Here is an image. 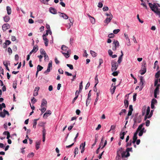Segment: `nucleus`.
<instances>
[{"label":"nucleus","mask_w":160,"mask_h":160,"mask_svg":"<svg viewBox=\"0 0 160 160\" xmlns=\"http://www.w3.org/2000/svg\"><path fill=\"white\" fill-rule=\"evenodd\" d=\"M157 100L156 99L153 98L152 100L151 103L154 104L156 103H157Z\"/></svg>","instance_id":"obj_54"},{"label":"nucleus","mask_w":160,"mask_h":160,"mask_svg":"<svg viewBox=\"0 0 160 160\" xmlns=\"http://www.w3.org/2000/svg\"><path fill=\"white\" fill-rule=\"evenodd\" d=\"M61 52L66 58H68L69 57V54L71 53V51L70 50H68L66 53L63 52Z\"/></svg>","instance_id":"obj_11"},{"label":"nucleus","mask_w":160,"mask_h":160,"mask_svg":"<svg viewBox=\"0 0 160 160\" xmlns=\"http://www.w3.org/2000/svg\"><path fill=\"white\" fill-rule=\"evenodd\" d=\"M148 5L150 8L152 10L153 12H155V10L158 8L157 6L154 4V5H153L151 3H149Z\"/></svg>","instance_id":"obj_6"},{"label":"nucleus","mask_w":160,"mask_h":160,"mask_svg":"<svg viewBox=\"0 0 160 160\" xmlns=\"http://www.w3.org/2000/svg\"><path fill=\"white\" fill-rule=\"evenodd\" d=\"M41 109H39L41 112L42 113H43L46 110V108L44 107H41Z\"/></svg>","instance_id":"obj_44"},{"label":"nucleus","mask_w":160,"mask_h":160,"mask_svg":"<svg viewBox=\"0 0 160 160\" xmlns=\"http://www.w3.org/2000/svg\"><path fill=\"white\" fill-rule=\"evenodd\" d=\"M8 52L9 53L10 55H11L12 53V50L10 47L8 48Z\"/></svg>","instance_id":"obj_59"},{"label":"nucleus","mask_w":160,"mask_h":160,"mask_svg":"<svg viewBox=\"0 0 160 160\" xmlns=\"http://www.w3.org/2000/svg\"><path fill=\"white\" fill-rule=\"evenodd\" d=\"M108 52L109 55L110 56H111L113 54V52L112 51V50L110 49H109L108 51Z\"/></svg>","instance_id":"obj_56"},{"label":"nucleus","mask_w":160,"mask_h":160,"mask_svg":"<svg viewBox=\"0 0 160 160\" xmlns=\"http://www.w3.org/2000/svg\"><path fill=\"white\" fill-rule=\"evenodd\" d=\"M160 71H158L155 74V77L156 78H158L160 76Z\"/></svg>","instance_id":"obj_39"},{"label":"nucleus","mask_w":160,"mask_h":160,"mask_svg":"<svg viewBox=\"0 0 160 160\" xmlns=\"http://www.w3.org/2000/svg\"><path fill=\"white\" fill-rule=\"evenodd\" d=\"M78 149L77 147L76 148L74 149V157H75L76 154H78Z\"/></svg>","instance_id":"obj_37"},{"label":"nucleus","mask_w":160,"mask_h":160,"mask_svg":"<svg viewBox=\"0 0 160 160\" xmlns=\"http://www.w3.org/2000/svg\"><path fill=\"white\" fill-rule=\"evenodd\" d=\"M102 9L104 11H106L108 10V8L107 7H104Z\"/></svg>","instance_id":"obj_64"},{"label":"nucleus","mask_w":160,"mask_h":160,"mask_svg":"<svg viewBox=\"0 0 160 160\" xmlns=\"http://www.w3.org/2000/svg\"><path fill=\"white\" fill-rule=\"evenodd\" d=\"M49 30H47L46 31V33L45 34H43L42 36V37L43 38H46L45 37H46V36H48V33H49Z\"/></svg>","instance_id":"obj_55"},{"label":"nucleus","mask_w":160,"mask_h":160,"mask_svg":"<svg viewBox=\"0 0 160 160\" xmlns=\"http://www.w3.org/2000/svg\"><path fill=\"white\" fill-rule=\"evenodd\" d=\"M157 67V70H158L159 69V67L158 65V61H156L154 63V66L153 67V68L155 69L156 68V67Z\"/></svg>","instance_id":"obj_24"},{"label":"nucleus","mask_w":160,"mask_h":160,"mask_svg":"<svg viewBox=\"0 0 160 160\" xmlns=\"http://www.w3.org/2000/svg\"><path fill=\"white\" fill-rule=\"evenodd\" d=\"M159 88L158 87H156L154 92V97L155 98H157V94L159 92Z\"/></svg>","instance_id":"obj_14"},{"label":"nucleus","mask_w":160,"mask_h":160,"mask_svg":"<svg viewBox=\"0 0 160 160\" xmlns=\"http://www.w3.org/2000/svg\"><path fill=\"white\" fill-rule=\"evenodd\" d=\"M59 13L60 14V16L63 18L64 19H67L68 18V17L66 14L64 13H61L60 12H59Z\"/></svg>","instance_id":"obj_16"},{"label":"nucleus","mask_w":160,"mask_h":160,"mask_svg":"<svg viewBox=\"0 0 160 160\" xmlns=\"http://www.w3.org/2000/svg\"><path fill=\"white\" fill-rule=\"evenodd\" d=\"M6 114H7L8 115H9L8 112L5 109L3 110V112H0V116L2 118H4Z\"/></svg>","instance_id":"obj_7"},{"label":"nucleus","mask_w":160,"mask_h":160,"mask_svg":"<svg viewBox=\"0 0 160 160\" xmlns=\"http://www.w3.org/2000/svg\"><path fill=\"white\" fill-rule=\"evenodd\" d=\"M140 80V85L141 86H141L142 87L143 86V85L144 84V80L143 79V77H142V76L141 77Z\"/></svg>","instance_id":"obj_21"},{"label":"nucleus","mask_w":160,"mask_h":160,"mask_svg":"<svg viewBox=\"0 0 160 160\" xmlns=\"http://www.w3.org/2000/svg\"><path fill=\"white\" fill-rule=\"evenodd\" d=\"M122 157L123 158L124 157H127L128 156H127V152L126 151H122L121 153Z\"/></svg>","instance_id":"obj_18"},{"label":"nucleus","mask_w":160,"mask_h":160,"mask_svg":"<svg viewBox=\"0 0 160 160\" xmlns=\"http://www.w3.org/2000/svg\"><path fill=\"white\" fill-rule=\"evenodd\" d=\"M37 101V100L34 97H33L31 99V102L33 104L35 103V102Z\"/></svg>","instance_id":"obj_50"},{"label":"nucleus","mask_w":160,"mask_h":160,"mask_svg":"<svg viewBox=\"0 0 160 160\" xmlns=\"http://www.w3.org/2000/svg\"><path fill=\"white\" fill-rule=\"evenodd\" d=\"M124 103L125 104V108H127L128 106V101L127 100H125L124 101Z\"/></svg>","instance_id":"obj_29"},{"label":"nucleus","mask_w":160,"mask_h":160,"mask_svg":"<svg viewBox=\"0 0 160 160\" xmlns=\"http://www.w3.org/2000/svg\"><path fill=\"white\" fill-rule=\"evenodd\" d=\"M52 68V61H50L48 64L47 70L44 71V73L46 75L48 74Z\"/></svg>","instance_id":"obj_1"},{"label":"nucleus","mask_w":160,"mask_h":160,"mask_svg":"<svg viewBox=\"0 0 160 160\" xmlns=\"http://www.w3.org/2000/svg\"><path fill=\"white\" fill-rule=\"evenodd\" d=\"M126 151L127 152V156H130L129 151L132 152V148H127L126 149Z\"/></svg>","instance_id":"obj_20"},{"label":"nucleus","mask_w":160,"mask_h":160,"mask_svg":"<svg viewBox=\"0 0 160 160\" xmlns=\"http://www.w3.org/2000/svg\"><path fill=\"white\" fill-rule=\"evenodd\" d=\"M132 145L131 140L129 142H127L126 145V147H128L131 146Z\"/></svg>","instance_id":"obj_58"},{"label":"nucleus","mask_w":160,"mask_h":160,"mask_svg":"<svg viewBox=\"0 0 160 160\" xmlns=\"http://www.w3.org/2000/svg\"><path fill=\"white\" fill-rule=\"evenodd\" d=\"M90 19L91 21V23H92V24H94L95 22V18L93 17H92L91 18H90Z\"/></svg>","instance_id":"obj_36"},{"label":"nucleus","mask_w":160,"mask_h":160,"mask_svg":"<svg viewBox=\"0 0 160 160\" xmlns=\"http://www.w3.org/2000/svg\"><path fill=\"white\" fill-rule=\"evenodd\" d=\"M40 53L42 55H45L46 53L45 50L42 48H41L40 50Z\"/></svg>","instance_id":"obj_34"},{"label":"nucleus","mask_w":160,"mask_h":160,"mask_svg":"<svg viewBox=\"0 0 160 160\" xmlns=\"http://www.w3.org/2000/svg\"><path fill=\"white\" fill-rule=\"evenodd\" d=\"M11 43V42L9 40H6V43H5V45H4L3 48H5L6 47L7 45H8Z\"/></svg>","instance_id":"obj_27"},{"label":"nucleus","mask_w":160,"mask_h":160,"mask_svg":"<svg viewBox=\"0 0 160 160\" xmlns=\"http://www.w3.org/2000/svg\"><path fill=\"white\" fill-rule=\"evenodd\" d=\"M120 31V30L119 29H115L113 30V33L114 34H117Z\"/></svg>","instance_id":"obj_51"},{"label":"nucleus","mask_w":160,"mask_h":160,"mask_svg":"<svg viewBox=\"0 0 160 160\" xmlns=\"http://www.w3.org/2000/svg\"><path fill=\"white\" fill-rule=\"evenodd\" d=\"M43 68V67L39 65H38L37 67V71L39 72L41 71Z\"/></svg>","instance_id":"obj_30"},{"label":"nucleus","mask_w":160,"mask_h":160,"mask_svg":"<svg viewBox=\"0 0 160 160\" xmlns=\"http://www.w3.org/2000/svg\"><path fill=\"white\" fill-rule=\"evenodd\" d=\"M155 13H156L160 17V9L157 8L154 12Z\"/></svg>","instance_id":"obj_26"},{"label":"nucleus","mask_w":160,"mask_h":160,"mask_svg":"<svg viewBox=\"0 0 160 160\" xmlns=\"http://www.w3.org/2000/svg\"><path fill=\"white\" fill-rule=\"evenodd\" d=\"M146 63L145 62L142 65V69L140 70V73L141 75L144 74L146 71Z\"/></svg>","instance_id":"obj_5"},{"label":"nucleus","mask_w":160,"mask_h":160,"mask_svg":"<svg viewBox=\"0 0 160 160\" xmlns=\"http://www.w3.org/2000/svg\"><path fill=\"white\" fill-rule=\"evenodd\" d=\"M37 124V122L36 121H33V128H36V126Z\"/></svg>","instance_id":"obj_60"},{"label":"nucleus","mask_w":160,"mask_h":160,"mask_svg":"<svg viewBox=\"0 0 160 160\" xmlns=\"http://www.w3.org/2000/svg\"><path fill=\"white\" fill-rule=\"evenodd\" d=\"M47 104V102L46 100L43 98L42 100V103L41 105V107H44V106H46Z\"/></svg>","instance_id":"obj_13"},{"label":"nucleus","mask_w":160,"mask_h":160,"mask_svg":"<svg viewBox=\"0 0 160 160\" xmlns=\"http://www.w3.org/2000/svg\"><path fill=\"white\" fill-rule=\"evenodd\" d=\"M144 125V123H143L142 124H141L138 127V129H137V130H138V131H139L140 130H141V129L142 128L143 125Z\"/></svg>","instance_id":"obj_40"},{"label":"nucleus","mask_w":160,"mask_h":160,"mask_svg":"<svg viewBox=\"0 0 160 160\" xmlns=\"http://www.w3.org/2000/svg\"><path fill=\"white\" fill-rule=\"evenodd\" d=\"M115 126L113 125H112L111 127V128L110 130L108 131V132H110L111 130L113 131V132H115Z\"/></svg>","instance_id":"obj_35"},{"label":"nucleus","mask_w":160,"mask_h":160,"mask_svg":"<svg viewBox=\"0 0 160 160\" xmlns=\"http://www.w3.org/2000/svg\"><path fill=\"white\" fill-rule=\"evenodd\" d=\"M146 106H144L142 109V115H144V114L146 112Z\"/></svg>","instance_id":"obj_32"},{"label":"nucleus","mask_w":160,"mask_h":160,"mask_svg":"<svg viewBox=\"0 0 160 160\" xmlns=\"http://www.w3.org/2000/svg\"><path fill=\"white\" fill-rule=\"evenodd\" d=\"M129 111H132L133 110V108L132 107V105H130L129 107Z\"/></svg>","instance_id":"obj_63"},{"label":"nucleus","mask_w":160,"mask_h":160,"mask_svg":"<svg viewBox=\"0 0 160 160\" xmlns=\"http://www.w3.org/2000/svg\"><path fill=\"white\" fill-rule=\"evenodd\" d=\"M7 13L8 15H10L11 13V8L9 6L7 7Z\"/></svg>","instance_id":"obj_23"},{"label":"nucleus","mask_w":160,"mask_h":160,"mask_svg":"<svg viewBox=\"0 0 160 160\" xmlns=\"http://www.w3.org/2000/svg\"><path fill=\"white\" fill-rule=\"evenodd\" d=\"M34 155V153L33 152H30L28 154L27 156V157L28 158H31L33 157Z\"/></svg>","instance_id":"obj_45"},{"label":"nucleus","mask_w":160,"mask_h":160,"mask_svg":"<svg viewBox=\"0 0 160 160\" xmlns=\"http://www.w3.org/2000/svg\"><path fill=\"white\" fill-rule=\"evenodd\" d=\"M118 72H119L118 71L115 72V71H114L112 73V75H113L114 76H118Z\"/></svg>","instance_id":"obj_46"},{"label":"nucleus","mask_w":160,"mask_h":160,"mask_svg":"<svg viewBox=\"0 0 160 160\" xmlns=\"http://www.w3.org/2000/svg\"><path fill=\"white\" fill-rule=\"evenodd\" d=\"M10 25L8 23H5L2 26V29L3 31H5L10 28Z\"/></svg>","instance_id":"obj_8"},{"label":"nucleus","mask_w":160,"mask_h":160,"mask_svg":"<svg viewBox=\"0 0 160 160\" xmlns=\"http://www.w3.org/2000/svg\"><path fill=\"white\" fill-rule=\"evenodd\" d=\"M122 55H120L118 58V63H120L122 62Z\"/></svg>","instance_id":"obj_43"},{"label":"nucleus","mask_w":160,"mask_h":160,"mask_svg":"<svg viewBox=\"0 0 160 160\" xmlns=\"http://www.w3.org/2000/svg\"><path fill=\"white\" fill-rule=\"evenodd\" d=\"M98 6L100 8H101L103 6V4L102 2H99L98 3Z\"/></svg>","instance_id":"obj_62"},{"label":"nucleus","mask_w":160,"mask_h":160,"mask_svg":"<svg viewBox=\"0 0 160 160\" xmlns=\"http://www.w3.org/2000/svg\"><path fill=\"white\" fill-rule=\"evenodd\" d=\"M3 19L5 22H8L10 20V17L8 16H5L3 17Z\"/></svg>","instance_id":"obj_19"},{"label":"nucleus","mask_w":160,"mask_h":160,"mask_svg":"<svg viewBox=\"0 0 160 160\" xmlns=\"http://www.w3.org/2000/svg\"><path fill=\"white\" fill-rule=\"evenodd\" d=\"M3 63L4 65L6 67V69L9 71V69L8 67V62H5V61L3 62Z\"/></svg>","instance_id":"obj_31"},{"label":"nucleus","mask_w":160,"mask_h":160,"mask_svg":"<svg viewBox=\"0 0 160 160\" xmlns=\"http://www.w3.org/2000/svg\"><path fill=\"white\" fill-rule=\"evenodd\" d=\"M141 5H142L143 7H145L146 9H148V8H147V6L146 5L145 3L142 2V3H141Z\"/></svg>","instance_id":"obj_57"},{"label":"nucleus","mask_w":160,"mask_h":160,"mask_svg":"<svg viewBox=\"0 0 160 160\" xmlns=\"http://www.w3.org/2000/svg\"><path fill=\"white\" fill-rule=\"evenodd\" d=\"M41 141H37L36 142V148L37 150H38L39 148V145L41 143Z\"/></svg>","instance_id":"obj_22"},{"label":"nucleus","mask_w":160,"mask_h":160,"mask_svg":"<svg viewBox=\"0 0 160 160\" xmlns=\"http://www.w3.org/2000/svg\"><path fill=\"white\" fill-rule=\"evenodd\" d=\"M42 132V141L44 142L45 140V135L46 134V131L44 128H43Z\"/></svg>","instance_id":"obj_15"},{"label":"nucleus","mask_w":160,"mask_h":160,"mask_svg":"<svg viewBox=\"0 0 160 160\" xmlns=\"http://www.w3.org/2000/svg\"><path fill=\"white\" fill-rule=\"evenodd\" d=\"M150 112V108L148 106L147 108V111H146V115H145V117H144V120H146L147 119V117L148 116V115L149 114Z\"/></svg>","instance_id":"obj_12"},{"label":"nucleus","mask_w":160,"mask_h":160,"mask_svg":"<svg viewBox=\"0 0 160 160\" xmlns=\"http://www.w3.org/2000/svg\"><path fill=\"white\" fill-rule=\"evenodd\" d=\"M83 88L82 81H81L80 83L79 92L81 91Z\"/></svg>","instance_id":"obj_38"},{"label":"nucleus","mask_w":160,"mask_h":160,"mask_svg":"<svg viewBox=\"0 0 160 160\" xmlns=\"http://www.w3.org/2000/svg\"><path fill=\"white\" fill-rule=\"evenodd\" d=\"M114 36L113 33H111L108 35V37L109 38H112L114 37Z\"/></svg>","instance_id":"obj_47"},{"label":"nucleus","mask_w":160,"mask_h":160,"mask_svg":"<svg viewBox=\"0 0 160 160\" xmlns=\"http://www.w3.org/2000/svg\"><path fill=\"white\" fill-rule=\"evenodd\" d=\"M49 11L51 13L53 14L57 13V10L54 8L51 7L49 8Z\"/></svg>","instance_id":"obj_17"},{"label":"nucleus","mask_w":160,"mask_h":160,"mask_svg":"<svg viewBox=\"0 0 160 160\" xmlns=\"http://www.w3.org/2000/svg\"><path fill=\"white\" fill-rule=\"evenodd\" d=\"M126 112L127 111L126 109H122L121 110V111L119 113V114L121 115L123 113H126Z\"/></svg>","instance_id":"obj_41"},{"label":"nucleus","mask_w":160,"mask_h":160,"mask_svg":"<svg viewBox=\"0 0 160 160\" xmlns=\"http://www.w3.org/2000/svg\"><path fill=\"white\" fill-rule=\"evenodd\" d=\"M52 113L51 111L50 110H48L46 112L44 113L43 115V118H47L49 115H50Z\"/></svg>","instance_id":"obj_9"},{"label":"nucleus","mask_w":160,"mask_h":160,"mask_svg":"<svg viewBox=\"0 0 160 160\" xmlns=\"http://www.w3.org/2000/svg\"><path fill=\"white\" fill-rule=\"evenodd\" d=\"M43 40L45 41V44L46 46H48V40L46 38H43Z\"/></svg>","instance_id":"obj_25"},{"label":"nucleus","mask_w":160,"mask_h":160,"mask_svg":"<svg viewBox=\"0 0 160 160\" xmlns=\"http://www.w3.org/2000/svg\"><path fill=\"white\" fill-rule=\"evenodd\" d=\"M67 66L69 68L71 69L72 70L73 69V65L72 64H67Z\"/></svg>","instance_id":"obj_49"},{"label":"nucleus","mask_w":160,"mask_h":160,"mask_svg":"<svg viewBox=\"0 0 160 160\" xmlns=\"http://www.w3.org/2000/svg\"><path fill=\"white\" fill-rule=\"evenodd\" d=\"M44 60L46 61H48L49 59V58L48 55L46 54L44 55Z\"/></svg>","instance_id":"obj_53"},{"label":"nucleus","mask_w":160,"mask_h":160,"mask_svg":"<svg viewBox=\"0 0 160 160\" xmlns=\"http://www.w3.org/2000/svg\"><path fill=\"white\" fill-rule=\"evenodd\" d=\"M68 47L65 46V45H62L61 47V49L65 51H68Z\"/></svg>","instance_id":"obj_28"},{"label":"nucleus","mask_w":160,"mask_h":160,"mask_svg":"<svg viewBox=\"0 0 160 160\" xmlns=\"http://www.w3.org/2000/svg\"><path fill=\"white\" fill-rule=\"evenodd\" d=\"M90 53L92 56L93 57H95L97 56V53L94 51L91 50L90 51Z\"/></svg>","instance_id":"obj_33"},{"label":"nucleus","mask_w":160,"mask_h":160,"mask_svg":"<svg viewBox=\"0 0 160 160\" xmlns=\"http://www.w3.org/2000/svg\"><path fill=\"white\" fill-rule=\"evenodd\" d=\"M112 68L111 70L112 72L115 71L118 67V65L116 62L112 61Z\"/></svg>","instance_id":"obj_2"},{"label":"nucleus","mask_w":160,"mask_h":160,"mask_svg":"<svg viewBox=\"0 0 160 160\" xmlns=\"http://www.w3.org/2000/svg\"><path fill=\"white\" fill-rule=\"evenodd\" d=\"M112 15H111L110 17L109 18H107L104 21V23L108 24L109 22H110L112 18Z\"/></svg>","instance_id":"obj_10"},{"label":"nucleus","mask_w":160,"mask_h":160,"mask_svg":"<svg viewBox=\"0 0 160 160\" xmlns=\"http://www.w3.org/2000/svg\"><path fill=\"white\" fill-rule=\"evenodd\" d=\"M112 44L113 46L112 49L113 51H115L117 50V48L119 46V43L118 41L114 40Z\"/></svg>","instance_id":"obj_4"},{"label":"nucleus","mask_w":160,"mask_h":160,"mask_svg":"<svg viewBox=\"0 0 160 160\" xmlns=\"http://www.w3.org/2000/svg\"><path fill=\"white\" fill-rule=\"evenodd\" d=\"M38 50V46H37L36 47H35V46H34L33 47V48L32 50V51H33L34 52H36Z\"/></svg>","instance_id":"obj_42"},{"label":"nucleus","mask_w":160,"mask_h":160,"mask_svg":"<svg viewBox=\"0 0 160 160\" xmlns=\"http://www.w3.org/2000/svg\"><path fill=\"white\" fill-rule=\"evenodd\" d=\"M122 148H119L117 151V155L116 158V160H121V154L122 152Z\"/></svg>","instance_id":"obj_3"},{"label":"nucleus","mask_w":160,"mask_h":160,"mask_svg":"<svg viewBox=\"0 0 160 160\" xmlns=\"http://www.w3.org/2000/svg\"><path fill=\"white\" fill-rule=\"evenodd\" d=\"M152 113H153V110H152L151 111L150 114L148 115L147 118H150L152 116Z\"/></svg>","instance_id":"obj_61"},{"label":"nucleus","mask_w":160,"mask_h":160,"mask_svg":"<svg viewBox=\"0 0 160 160\" xmlns=\"http://www.w3.org/2000/svg\"><path fill=\"white\" fill-rule=\"evenodd\" d=\"M85 142L84 143H82L80 145V149H81L82 148H85Z\"/></svg>","instance_id":"obj_48"},{"label":"nucleus","mask_w":160,"mask_h":160,"mask_svg":"<svg viewBox=\"0 0 160 160\" xmlns=\"http://www.w3.org/2000/svg\"><path fill=\"white\" fill-rule=\"evenodd\" d=\"M146 125L147 127H148L150 125V122L149 120H146Z\"/></svg>","instance_id":"obj_52"}]
</instances>
